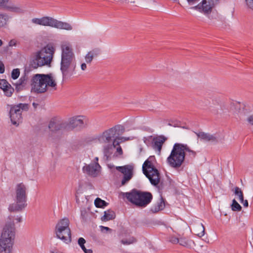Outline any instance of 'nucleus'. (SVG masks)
I'll return each mask as SVG.
<instances>
[{
    "label": "nucleus",
    "instance_id": "obj_29",
    "mask_svg": "<svg viewBox=\"0 0 253 253\" xmlns=\"http://www.w3.org/2000/svg\"><path fill=\"white\" fill-rule=\"evenodd\" d=\"M9 20L8 16L4 13H0V28L5 27Z\"/></svg>",
    "mask_w": 253,
    "mask_h": 253
},
{
    "label": "nucleus",
    "instance_id": "obj_58",
    "mask_svg": "<svg viewBox=\"0 0 253 253\" xmlns=\"http://www.w3.org/2000/svg\"><path fill=\"white\" fill-rule=\"evenodd\" d=\"M251 0H248V3L250 5L251 4Z\"/></svg>",
    "mask_w": 253,
    "mask_h": 253
},
{
    "label": "nucleus",
    "instance_id": "obj_39",
    "mask_svg": "<svg viewBox=\"0 0 253 253\" xmlns=\"http://www.w3.org/2000/svg\"><path fill=\"white\" fill-rule=\"evenodd\" d=\"M246 121L249 125L253 126V115L248 116Z\"/></svg>",
    "mask_w": 253,
    "mask_h": 253
},
{
    "label": "nucleus",
    "instance_id": "obj_25",
    "mask_svg": "<svg viewBox=\"0 0 253 253\" xmlns=\"http://www.w3.org/2000/svg\"><path fill=\"white\" fill-rule=\"evenodd\" d=\"M99 50L97 49H93L89 51L85 56V60L87 63H90L93 58L99 55Z\"/></svg>",
    "mask_w": 253,
    "mask_h": 253
},
{
    "label": "nucleus",
    "instance_id": "obj_28",
    "mask_svg": "<svg viewBox=\"0 0 253 253\" xmlns=\"http://www.w3.org/2000/svg\"><path fill=\"white\" fill-rule=\"evenodd\" d=\"M78 242L84 253H92V251L91 249H86L85 248L84 244L85 243L86 241L84 238L82 237L78 239Z\"/></svg>",
    "mask_w": 253,
    "mask_h": 253
},
{
    "label": "nucleus",
    "instance_id": "obj_26",
    "mask_svg": "<svg viewBox=\"0 0 253 253\" xmlns=\"http://www.w3.org/2000/svg\"><path fill=\"white\" fill-rule=\"evenodd\" d=\"M28 78V74L25 72L15 84L16 87L20 88L21 86H25L27 84Z\"/></svg>",
    "mask_w": 253,
    "mask_h": 253
},
{
    "label": "nucleus",
    "instance_id": "obj_50",
    "mask_svg": "<svg viewBox=\"0 0 253 253\" xmlns=\"http://www.w3.org/2000/svg\"><path fill=\"white\" fill-rule=\"evenodd\" d=\"M243 205L245 207H247L248 206V202L247 200H244V202H243Z\"/></svg>",
    "mask_w": 253,
    "mask_h": 253
},
{
    "label": "nucleus",
    "instance_id": "obj_43",
    "mask_svg": "<svg viewBox=\"0 0 253 253\" xmlns=\"http://www.w3.org/2000/svg\"><path fill=\"white\" fill-rule=\"evenodd\" d=\"M9 0H0V6H4L8 2Z\"/></svg>",
    "mask_w": 253,
    "mask_h": 253
},
{
    "label": "nucleus",
    "instance_id": "obj_9",
    "mask_svg": "<svg viewBox=\"0 0 253 253\" xmlns=\"http://www.w3.org/2000/svg\"><path fill=\"white\" fill-rule=\"evenodd\" d=\"M70 221L68 218H63L58 221L55 228L56 237L64 243L71 242V231L69 227Z\"/></svg>",
    "mask_w": 253,
    "mask_h": 253
},
{
    "label": "nucleus",
    "instance_id": "obj_49",
    "mask_svg": "<svg viewBox=\"0 0 253 253\" xmlns=\"http://www.w3.org/2000/svg\"><path fill=\"white\" fill-rule=\"evenodd\" d=\"M100 228H101L102 231L103 230V229H105L106 231H111V229L107 227L101 226Z\"/></svg>",
    "mask_w": 253,
    "mask_h": 253
},
{
    "label": "nucleus",
    "instance_id": "obj_53",
    "mask_svg": "<svg viewBox=\"0 0 253 253\" xmlns=\"http://www.w3.org/2000/svg\"><path fill=\"white\" fill-rule=\"evenodd\" d=\"M38 105V104H37V103H36L35 102L33 103V106H34V107L35 108H36Z\"/></svg>",
    "mask_w": 253,
    "mask_h": 253
},
{
    "label": "nucleus",
    "instance_id": "obj_19",
    "mask_svg": "<svg viewBox=\"0 0 253 253\" xmlns=\"http://www.w3.org/2000/svg\"><path fill=\"white\" fill-rule=\"evenodd\" d=\"M48 127L51 132H54L61 129H66L67 124L63 121L53 119L50 121Z\"/></svg>",
    "mask_w": 253,
    "mask_h": 253
},
{
    "label": "nucleus",
    "instance_id": "obj_52",
    "mask_svg": "<svg viewBox=\"0 0 253 253\" xmlns=\"http://www.w3.org/2000/svg\"><path fill=\"white\" fill-rule=\"evenodd\" d=\"M121 3H128V0H119Z\"/></svg>",
    "mask_w": 253,
    "mask_h": 253
},
{
    "label": "nucleus",
    "instance_id": "obj_15",
    "mask_svg": "<svg viewBox=\"0 0 253 253\" xmlns=\"http://www.w3.org/2000/svg\"><path fill=\"white\" fill-rule=\"evenodd\" d=\"M195 133L201 140L205 142L217 143L223 140L222 136L219 134H211L209 133H206L202 131Z\"/></svg>",
    "mask_w": 253,
    "mask_h": 253
},
{
    "label": "nucleus",
    "instance_id": "obj_6",
    "mask_svg": "<svg viewBox=\"0 0 253 253\" xmlns=\"http://www.w3.org/2000/svg\"><path fill=\"white\" fill-rule=\"evenodd\" d=\"M185 159L183 144L175 143L169 156L167 158L168 164L171 168H178L181 167Z\"/></svg>",
    "mask_w": 253,
    "mask_h": 253
},
{
    "label": "nucleus",
    "instance_id": "obj_37",
    "mask_svg": "<svg viewBox=\"0 0 253 253\" xmlns=\"http://www.w3.org/2000/svg\"><path fill=\"white\" fill-rule=\"evenodd\" d=\"M20 75V70L19 69H14L11 73V78L14 79H17Z\"/></svg>",
    "mask_w": 253,
    "mask_h": 253
},
{
    "label": "nucleus",
    "instance_id": "obj_27",
    "mask_svg": "<svg viewBox=\"0 0 253 253\" xmlns=\"http://www.w3.org/2000/svg\"><path fill=\"white\" fill-rule=\"evenodd\" d=\"M115 217V212L112 211L108 210L104 212V215L101 217V220L103 221H107L112 220Z\"/></svg>",
    "mask_w": 253,
    "mask_h": 253
},
{
    "label": "nucleus",
    "instance_id": "obj_21",
    "mask_svg": "<svg viewBox=\"0 0 253 253\" xmlns=\"http://www.w3.org/2000/svg\"><path fill=\"white\" fill-rule=\"evenodd\" d=\"M0 88L7 97H11L14 90L10 84L5 79H0Z\"/></svg>",
    "mask_w": 253,
    "mask_h": 253
},
{
    "label": "nucleus",
    "instance_id": "obj_18",
    "mask_svg": "<svg viewBox=\"0 0 253 253\" xmlns=\"http://www.w3.org/2000/svg\"><path fill=\"white\" fill-rule=\"evenodd\" d=\"M22 216L20 215H12L8 216L5 225L3 228H7V230H12L13 229L14 234H15V224L20 223L22 221Z\"/></svg>",
    "mask_w": 253,
    "mask_h": 253
},
{
    "label": "nucleus",
    "instance_id": "obj_36",
    "mask_svg": "<svg viewBox=\"0 0 253 253\" xmlns=\"http://www.w3.org/2000/svg\"><path fill=\"white\" fill-rule=\"evenodd\" d=\"M7 8L9 10H10L12 12L20 13V12H22L23 11V10L22 8H21L20 7L14 5H12L11 6H8Z\"/></svg>",
    "mask_w": 253,
    "mask_h": 253
},
{
    "label": "nucleus",
    "instance_id": "obj_17",
    "mask_svg": "<svg viewBox=\"0 0 253 253\" xmlns=\"http://www.w3.org/2000/svg\"><path fill=\"white\" fill-rule=\"evenodd\" d=\"M101 167L98 163H93L86 165L83 168L84 172L92 177L97 176L99 172Z\"/></svg>",
    "mask_w": 253,
    "mask_h": 253
},
{
    "label": "nucleus",
    "instance_id": "obj_23",
    "mask_svg": "<svg viewBox=\"0 0 253 253\" xmlns=\"http://www.w3.org/2000/svg\"><path fill=\"white\" fill-rule=\"evenodd\" d=\"M194 234L202 237L205 235V227L202 223H195L193 226Z\"/></svg>",
    "mask_w": 253,
    "mask_h": 253
},
{
    "label": "nucleus",
    "instance_id": "obj_8",
    "mask_svg": "<svg viewBox=\"0 0 253 253\" xmlns=\"http://www.w3.org/2000/svg\"><path fill=\"white\" fill-rule=\"evenodd\" d=\"M125 131V128L121 125H117L104 131L102 133L99 135L97 139L99 142L101 144L112 143V138L117 139V141L122 140L124 138L119 136L122 135Z\"/></svg>",
    "mask_w": 253,
    "mask_h": 253
},
{
    "label": "nucleus",
    "instance_id": "obj_57",
    "mask_svg": "<svg viewBox=\"0 0 253 253\" xmlns=\"http://www.w3.org/2000/svg\"><path fill=\"white\" fill-rule=\"evenodd\" d=\"M2 44V41L1 40H0V46H1Z\"/></svg>",
    "mask_w": 253,
    "mask_h": 253
},
{
    "label": "nucleus",
    "instance_id": "obj_47",
    "mask_svg": "<svg viewBox=\"0 0 253 253\" xmlns=\"http://www.w3.org/2000/svg\"><path fill=\"white\" fill-rule=\"evenodd\" d=\"M85 214H86V212L85 211H81V217L84 220H86L85 217Z\"/></svg>",
    "mask_w": 253,
    "mask_h": 253
},
{
    "label": "nucleus",
    "instance_id": "obj_10",
    "mask_svg": "<svg viewBox=\"0 0 253 253\" xmlns=\"http://www.w3.org/2000/svg\"><path fill=\"white\" fill-rule=\"evenodd\" d=\"M29 105L26 103H19L16 105H7V110L9 112V116L12 125L17 126L22 122V112L27 111Z\"/></svg>",
    "mask_w": 253,
    "mask_h": 253
},
{
    "label": "nucleus",
    "instance_id": "obj_35",
    "mask_svg": "<svg viewBox=\"0 0 253 253\" xmlns=\"http://www.w3.org/2000/svg\"><path fill=\"white\" fill-rule=\"evenodd\" d=\"M231 209L233 211H240L241 210V206L235 200H233L231 205Z\"/></svg>",
    "mask_w": 253,
    "mask_h": 253
},
{
    "label": "nucleus",
    "instance_id": "obj_30",
    "mask_svg": "<svg viewBox=\"0 0 253 253\" xmlns=\"http://www.w3.org/2000/svg\"><path fill=\"white\" fill-rule=\"evenodd\" d=\"M94 204L96 207L98 208H104L106 207L108 203L105 201L101 200L99 198H97L94 201Z\"/></svg>",
    "mask_w": 253,
    "mask_h": 253
},
{
    "label": "nucleus",
    "instance_id": "obj_12",
    "mask_svg": "<svg viewBox=\"0 0 253 253\" xmlns=\"http://www.w3.org/2000/svg\"><path fill=\"white\" fill-rule=\"evenodd\" d=\"M149 158L145 161L142 166V170L144 174L149 179L151 183L157 185L160 182V174L158 170L154 167Z\"/></svg>",
    "mask_w": 253,
    "mask_h": 253
},
{
    "label": "nucleus",
    "instance_id": "obj_54",
    "mask_svg": "<svg viewBox=\"0 0 253 253\" xmlns=\"http://www.w3.org/2000/svg\"><path fill=\"white\" fill-rule=\"evenodd\" d=\"M50 137H51V139L52 140H55V139H54V138L53 134H52V133H51V134Z\"/></svg>",
    "mask_w": 253,
    "mask_h": 253
},
{
    "label": "nucleus",
    "instance_id": "obj_40",
    "mask_svg": "<svg viewBox=\"0 0 253 253\" xmlns=\"http://www.w3.org/2000/svg\"><path fill=\"white\" fill-rule=\"evenodd\" d=\"M179 239L177 238L176 237H172L170 238L169 241H170V242H171L173 244H176V243H178Z\"/></svg>",
    "mask_w": 253,
    "mask_h": 253
},
{
    "label": "nucleus",
    "instance_id": "obj_13",
    "mask_svg": "<svg viewBox=\"0 0 253 253\" xmlns=\"http://www.w3.org/2000/svg\"><path fill=\"white\" fill-rule=\"evenodd\" d=\"M218 0H203L197 5L190 8L198 10L205 14L211 13L212 9L218 3Z\"/></svg>",
    "mask_w": 253,
    "mask_h": 253
},
{
    "label": "nucleus",
    "instance_id": "obj_33",
    "mask_svg": "<svg viewBox=\"0 0 253 253\" xmlns=\"http://www.w3.org/2000/svg\"><path fill=\"white\" fill-rule=\"evenodd\" d=\"M192 242V241L188 240L186 238H180L179 239L178 243L181 246L188 247L190 246V243Z\"/></svg>",
    "mask_w": 253,
    "mask_h": 253
},
{
    "label": "nucleus",
    "instance_id": "obj_32",
    "mask_svg": "<svg viewBox=\"0 0 253 253\" xmlns=\"http://www.w3.org/2000/svg\"><path fill=\"white\" fill-rule=\"evenodd\" d=\"M238 106H239V117H240V119H242L243 118V117L245 116L246 115V114H247L248 113H249V111H248L247 109H245L244 107H242V108L241 109V105L239 103H238L237 104V107H238Z\"/></svg>",
    "mask_w": 253,
    "mask_h": 253
},
{
    "label": "nucleus",
    "instance_id": "obj_56",
    "mask_svg": "<svg viewBox=\"0 0 253 253\" xmlns=\"http://www.w3.org/2000/svg\"><path fill=\"white\" fill-rule=\"evenodd\" d=\"M211 111L213 112V113H215H215H217V111H216V110H213H213H212Z\"/></svg>",
    "mask_w": 253,
    "mask_h": 253
},
{
    "label": "nucleus",
    "instance_id": "obj_22",
    "mask_svg": "<svg viewBox=\"0 0 253 253\" xmlns=\"http://www.w3.org/2000/svg\"><path fill=\"white\" fill-rule=\"evenodd\" d=\"M166 140V137L163 135L154 138L152 142L153 148L158 151L159 154H160L161 151L162 145Z\"/></svg>",
    "mask_w": 253,
    "mask_h": 253
},
{
    "label": "nucleus",
    "instance_id": "obj_48",
    "mask_svg": "<svg viewBox=\"0 0 253 253\" xmlns=\"http://www.w3.org/2000/svg\"><path fill=\"white\" fill-rule=\"evenodd\" d=\"M16 44V42L14 41L13 40H11L9 42V45L11 46H13V45H15Z\"/></svg>",
    "mask_w": 253,
    "mask_h": 253
},
{
    "label": "nucleus",
    "instance_id": "obj_7",
    "mask_svg": "<svg viewBox=\"0 0 253 253\" xmlns=\"http://www.w3.org/2000/svg\"><path fill=\"white\" fill-rule=\"evenodd\" d=\"M33 23L43 26H49L61 30L70 31L72 26L67 22L59 21L52 17L44 16L40 18H35L32 19Z\"/></svg>",
    "mask_w": 253,
    "mask_h": 253
},
{
    "label": "nucleus",
    "instance_id": "obj_55",
    "mask_svg": "<svg viewBox=\"0 0 253 253\" xmlns=\"http://www.w3.org/2000/svg\"><path fill=\"white\" fill-rule=\"evenodd\" d=\"M94 163H98V157H95V159H94Z\"/></svg>",
    "mask_w": 253,
    "mask_h": 253
},
{
    "label": "nucleus",
    "instance_id": "obj_34",
    "mask_svg": "<svg viewBox=\"0 0 253 253\" xmlns=\"http://www.w3.org/2000/svg\"><path fill=\"white\" fill-rule=\"evenodd\" d=\"M136 242V239L133 237H131L127 239H123L121 243L124 245H128Z\"/></svg>",
    "mask_w": 253,
    "mask_h": 253
},
{
    "label": "nucleus",
    "instance_id": "obj_1",
    "mask_svg": "<svg viewBox=\"0 0 253 253\" xmlns=\"http://www.w3.org/2000/svg\"><path fill=\"white\" fill-rule=\"evenodd\" d=\"M61 47L60 71L64 81L69 79L75 73L76 63L71 45L69 43H64L61 45Z\"/></svg>",
    "mask_w": 253,
    "mask_h": 253
},
{
    "label": "nucleus",
    "instance_id": "obj_45",
    "mask_svg": "<svg viewBox=\"0 0 253 253\" xmlns=\"http://www.w3.org/2000/svg\"><path fill=\"white\" fill-rule=\"evenodd\" d=\"M119 146L117 148L116 150H117V152L119 154V155H122L123 154V150H122V149L121 148V147L120 146H119V145H118Z\"/></svg>",
    "mask_w": 253,
    "mask_h": 253
},
{
    "label": "nucleus",
    "instance_id": "obj_4",
    "mask_svg": "<svg viewBox=\"0 0 253 253\" xmlns=\"http://www.w3.org/2000/svg\"><path fill=\"white\" fill-rule=\"evenodd\" d=\"M54 50V48L52 45L47 44L37 52L32 63V67L37 68L38 67L49 65L52 60Z\"/></svg>",
    "mask_w": 253,
    "mask_h": 253
},
{
    "label": "nucleus",
    "instance_id": "obj_20",
    "mask_svg": "<svg viewBox=\"0 0 253 253\" xmlns=\"http://www.w3.org/2000/svg\"><path fill=\"white\" fill-rule=\"evenodd\" d=\"M119 142L117 139H114L112 143L104 144L103 154L104 159L108 160L113 153V149L119 145Z\"/></svg>",
    "mask_w": 253,
    "mask_h": 253
},
{
    "label": "nucleus",
    "instance_id": "obj_38",
    "mask_svg": "<svg viewBox=\"0 0 253 253\" xmlns=\"http://www.w3.org/2000/svg\"><path fill=\"white\" fill-rule=\"evenodd\" d=\"M164 207V204L163 202H161L159 205H158L155 208H152L151 209V211L153 212H157L161 210H162Z\"/></svg>",
    "mask_w": 253,
    "mask_h": 253
},
{
    "label": "nucleus",
    "instance_id": "obj_14",
    "mask_svg": "<svg viewBox=\"0 0 253 253\" xmlns=\"http://www.w3.org/2000/svg\"><path fill=\"white\" fill-rule=\"evenodd\" d=\"M116 169L124 175L121 181L122 185H125L132 178L133 173V165H126L124 166H118L116 167Z\"/></svg>",
    "mask_w": 253,
    "mask_h": 253
},
{
    "label": "nucleus",
    "instance_id": "obj_51",
    "mask_svg": "<svg viewBox=\"0 0 253 253\" xmlns=\"http://www.w3.org/2000/svg\"><path fill=\"white\" fill-rule=\"evenodd\" d=\"M50 253H62L59 252V251H57L56 250H54L53 251H51Z\"/></svg>",
    "mask_w": 253,
    "mask_h": 253
},
{
    "label": "nucleus",
    "instance_id": "obj_31",
    "mask_svg": "<svg viewBox=\"0 0 253 253\" xmlns=\"http://www.w3.org/2000/svg\"><path fill=\"white\" fill-rule=\"evenodd\" d=\"M234 193L236 196L239 197L240 202L241 203H243L244 196L241 189L238 187H236L235 188Z\"/></svg>",
    "mask_w": 253,
    "mask_h": 253
},
{
    "label": "nucleus",
    "instance_id": "obj_2",
    "mask_svg": "<svg viewBox=\"0 0 253 253\" xmlns=\"http://www.w3.org/2000/svg\"><path fill=\"white\" fill-rule=\"evenodd\" d=\"M31 91L37 93H43L48 87L53 90L57 89V83L52 74H36L31 81Z\"/></svg>",
    "mask_w": 253,
    "mask_h": 253
},
{
    "label": "nucleus",
    "instance_id": "obj_59",
    "mask_svg": "<svg viewBox=\"0 0 253 253\" xmlns=\"http://www.w3.org/2000/svg\"><path fill=\"white\" fill-rule=\"evenodd\" d=\"M131 3H134L135 2V1L133 0H131L130 1Z\"/></svg>",
    "mask_w": 253,
    "mask_h": 253
},
{
    "label": "nucleus",
    "instance_id": "obj_46",
    "mask_svg": "<svg viewBox=\"0 0 253 253\" xmlns=\"http://www.w3.org/2000/svg\"><path fill=\"white\" fill-rule=\"evenodd\" d=\"M86 67H87L86 64L85 63H82L81 65V69L83 71H85L86 69Z\"/></svg>",
    "mask_w": 253,
    "mask_h": 253
},
{
    "label": "nucleus",
    "instance_id": "obj_11",
    "mask_svg": "<svg viewBox=\"0 0 253 253\" xmlns=\"http://www.w3.org/2000/svg\"><path fill=\"white\" fill-rule=\"evenodd\" d=\"M15 238L13 229L3 228L0 238V253H11Z\"/></svg>",
    "mask_w": 253,
    "mask_h": 253
},
{
    "label": "nucleus",
    "instance_id": "obj_42",
    "mask_svg": "<svg viewBox=\"0 0 253 253\" xmlns=\"http://www.w3.org/2000/svg\"><path fill=\"white\" fill-rule=\"evenodd\" d=\"M245 1L246 5H247L248 7L250 9L253 10V0H251L250 5L248 3V0H245Z\"/></svg>",
    "mask_w": 253,
    "mask_h": 253
},
{
    "label": "nucleus",
    "instance_id": "obj_16",
    "mask_svg": "<svg viewBox=\"0 0 253 253\" xmlns=\"http://www.w3.org/2000/svg\"><path fill=\"white\" fill-rule=\"evenodd\" d=\"M86 119L84 116H76L69 118L67 127L72 129L76 127L83 128L86 124Z\"/></svg>",
    "mask_w": 253,
    "mask_h": 253
},
{
    "label": "nucleus",
    "instance_id": "obj_44",
    "mask_svg": "<svg viewBox=\"0 0 253 253\" xmlns=\"http://www.w3.org/2000/svg\"><path fill=\"white\" fill-rule=\"evenodd\" d=\"M200 0H187L188 3L190 5H193L198 2Z\"/></svg>",
    "mask_w": 253,
    "mask_h": 253
},
{
    "label": "nucleus",
    "instance_id": "obj_5",
    "mask_svg": "<svg viewBox=\"0 0 253 253\" xmlns=\"http://www.w3.org/2000/svg\"><path fill=\"white\" fill-rule=\"evenodd\" d=\"M26 186L22 183L18 184L15 187V203L11 204L8 207L11 212L22 211L26 207Z\"/></svg>",
    "mask_w": 253,
    "mask_h": 253
},
{
    "label": "nucleus",
    "instance_id": "obj_3",
    "mask_svg": "<svg viewBox=\"0 0 253 253\" xmlns=\"http://www.w3.org/2000/svg\"><path fill=\"white\" fill-rule=\"evenodd\" d=\"M123 197L139 207H145L151 201L153 196L151 193L141 192L133 189L130 192L122 193Z\"/></svg>",
    "mask_w": 253,
    "mask_h": 253
},
{
    "label": "nucleus",
    "instance_id": "obj_24",
    "mask_svg": "<svg viewBox=\"0 0 253 253\" xmlns=\"http://www.w3.org/2000/svg\"><path fill=\"white\" fill-rule=\"evenodd\" d=\"M183 150L185 153V159H187L188 161L192 160L195 157L196 152L190 149L187 145L183 144Z\"/></svg>",
    "mask_w": 253,
    "mask_h": 253
},
{
    "label": "nucleus",
    "instance_id": "obj_41",
    "mask_svg": "<svg viewBox=\"0 0 253 253\" xmlns=\"http://www.w3.org/2000/svg\"><path fill=\"white\" fill-rule=\"evenodd\" d=\"M4 66L2 62L0 61V73L2 74L4 72Z\"/></svg>",
    "mask_w": 253,
    "mask_h": 253
}]
</instances>
